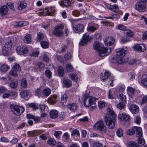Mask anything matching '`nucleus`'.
<instances>
[{
	"label": "nucleus",
	"instance_id": "1",
	"mask_svg": "<svg viewBox=\"0 0 147 147\" xmlns=\"http://www.w3.org/2000/svg\"><path fill=\"white\" fill-rule=\"evenodd\" d=\"M116 114L110 108L107 109V114L105 116V121L106 125L110 129L115 126Z\"/></svg>",
	"mask_w": 147,
	"mask_h": 147
},
{
	"label": "nucleus",
	"instance_id": "2",
	"mask_svg": "<svg viewBox=\"0 0 147 147\" xmlns=\"http://www.w3.org/2000/svg\"><path fill=\"white\" fill-rule=\"evenodd\" d=\"M93 48L98 53L99 56L103 57L108 55L111 51V49L109 48H105L103 45H100L99 42L95 41L93 45Z\"/></svg>",
	"mask_w": 147,
	"mask_h": 147
},
{
	"label": "nucleus",
	"instance_id": "3",
	"mask_svg": "<svg viewBox=\"0 0 147 147\" xmlns=\"http://www.w3.org/2000/svg\"><path fill=\"white\" fill-rule=\"evenodd\" d=\"M127 50V48L125 47L122 48L116 49V60L118 63H121L124 62L123 60V57L125 55V52Z\"/></svg>",
	"mask_w": 147,
	"mask_h": 147
},
{
	"label": "nucleus",
	"instance_id": "4",
	"mask_svg": "<svg viewBox=\"0 0 147 147\" xmlns=\"http://www.w3.org/2000/svg\"><path fill=\"white\" fill-rule=\"evenodd\" d=\"M93 127L94 129H98L102 133H106L107 131L106 126L102 120L98 121L94 124Z\"/></svg>",
	"mask_w": 147,
	"mask_h": 147
},
{
	"label": "nucleus",
	"instance_id": "5",
	"mask_svg": "<svg viewBox=\"0 0 147 147\" xmlns=\"http://www.w3.org/2000/svg\"><path fill=\"white\" fill-rule=\"evenodd\" d=\"M10 107L12 112L17 115H20L25 110L24 109L22 106L11 105Z\"/></svg>",
	"mask_w": 147,
	"mask_h": 147
},
{
	"label": "nucleus",
	"instance_id": "6",
	"mask_svg": "<svg viewBox=\"0 0 147 147\" xmlns=\"http://www.w3.org/2000/svg\"><path fill=\"white\" fill-rule=\"evenodd\" d=\"M95 100V98L88 95L85 96L83 100L84 105L86 107L90 106Z\"/></svg>",
	"mask_w": 147,
	"mask_h": 147
},
{
	"label": "nucleus",
	"instance_id": "7",
	"mask_svg": "<svg viewBox=\"0 0 147 147\" xmlns=\"http://www.w3.org/2000/svg\"><path fill=\"white\" fill-rule=\"evenodd\" d=\"M134 8L137 11L140 12H143L145 11L146 5V3L142 2V1L139 0L135 4Z\"/></svg>",
	"mask_w": 147,
	"mask_h": 147
},
{
	"label": "nucleus",
	"instance_id": "8",
	"mask_svg": "<svg viewBox=\"0 0 147 147\" xmlns=\"http://www.w3.org/2000/svg\"><path fill=\"white\" fill-rule=\"evenodd\" d=\"M21 70V67L19 64L17 62L15 63L13 65L11 70L10 72V74L14 77H17L18 75L17 71H20Z\"/></svg>",
	"mask_w": 147,
	"mask_h": 147
},
{
	"label": "nucleus",
	"instance_id": "9",
	"mask_svg": "<svg viewBox=\"0 0 147 147\" xmlns=\"http://www.w3.org/2000/svg\"><path fill=\"white\" fill-rule=\"evenodd\" d=\"M91 40V37L90 36L88 33H86L85 34L79 43V46H83L86 45Z\"/></svg>",
	"mask_w": 147,
	"mask_h": 147
},
{
	"label": "nucleus",
	"instance_id": "10",
	"mask_svg": "<svg viewBox=\"0 0 147 147\" xmlns=\"http://www.w3.org/2000/svg\"><path fill=\"white\" fill-rule=\"evenodd\" d=\"M55 11V9L54 7H47L43 11L40 13L39 15L41 16H51L52 15V13H54Z\"/></svg>",
	"mask_w": 147,
	"mask_h": 147
},
{
	"label": "nucleus",
	"instance_id": "11",
	"mask_svg": "<svg viewBox=\"0 0 147 147\" xmlns=\"http://www.w3.org/2000/svg\"><path fill=\"white\" fill-rule=\"evenodd\" d=\"M16 51L17 53L20 55H24L26 54L28 51L27 47L24 46L22 47H18L17 48Z\"/></svg>",
	"mask_w": 147,
	"mask_h": 147
},
{
	"label": "nucleus",
	"instance_id": "12",
	"mask_svg": "<svg viewBox=\"0 0 147 147\" xmlns=\"http://www.w3.org/2000/svg\"><path fill=\"white\" fill-rule=\"evenodd\" d=\"M118 119L120 121L128 122L130 119V116L125 113L120 114L118 115Z\"/></svg>",
	"mask_w": 147,
	"mask_h": 147
},
{
	"label": "nucleus",
	"instance_id": "13",
	"mask_svg": "<svg viewBox=\"0 0 147 147\" xmlns=\"http://www.w3.org/2000/svg\"><path fill=\"white\" fill-rule=\"evenodd\" d=\"M73 28L76 33L82 32L84 31V26L83 24H78L75 26H74Z\"/></svg>",
	"mask_w": 147,
	"mask_h": 147
},
{
	"label": "nucleus",
	"instance_id": "14",
	"mask_svg": "<svg viewBox=\"0 0 147 147\" xmlns=\"http://www.w3.org/2000/svg\"><path fill=\"white\" fill-rule=\"evenodd\" d=\"M117 93L116 90L114 89H111L109 90L108 97L110 99H114L116 97Z\"/></svg>",
	"mask_w": 147,
	"mask_h": 147
},
{
	"label": "nucleus",
	"instance_id": "15",
	"mask_svg": "<svg viewBox=\"0 0 147 147\" xmlns=\"http://www.w3.org/2000/svg\"><path fill=\"white\" fill-rule=\"evenodd\" d=\"M115 42L114 39L112 37L106 38L105 40L104 43L107 46H110L113 45Z\"/></svg>",
	"mask_w": 147,
	"mask_h": 147
},
{
	"label": "nucleus",
	"instance_id": "16",
	"mask_svg": "<svg viewBox=\"0 0 147 147\" xmlns=\"http://www.w3.org/2000/svg\"><path fill=\"white\" fill-rule=\"evenodd\" d=\"M134 49L137 51L142 52L146 49V48L143 44H138L134 46Z\"/></svg>",
	"mask_w": 147,
	"mask_h": 147
},
{
	"label": "nucleus",
	"instance_id": "17",
	"mask_svg": "<svg viewBox=\"0 0 147 147\" xmlns=\"http://www.w3.org/2000/svg\"><path fill=\"white\" fill-rule=\"evenodd\" d=\"M8 11V8L6 5H3L0 7V15L4 16L6 15Z\"/></svg>",
	"mask_w": 147,
	"mask_h": 147
},
{
	"label": "nucleus",
	"instance_id": "18",
	"mask_svg": "<svg viewBox=\"0 0 147 147\" xmlns=\"http://www.w3.org/2000/svg\"><path fill=\"white\" fill-rule=\"evenodd\" d=\"M111 76V74L108 71H105L104 74H102L100 76L101 80L104 82L107 80L108 78Z\"/></svg>",
	"mask_w": 147,
	"mask_h": 147
},
{
	"label": "nucleus",
	"instance_id": "19",
	"mask_svg": "<svg viewBox=\"0 0 147 147\" xmlns=\"http://www.w3.org/2000/svg\"><path fill=\"white\" fill-rule=\"evenodd\" d=\"M129 109L133 113H137L139 111V107L136 105H132L130 106Z\"/></svg>",
	"mask_w": 147,
	"mask_h": 147
},
{
	"label": "nucleus",
	"instance_id": "20",
	"mask_svg": "<svg viewBox=\"0 0 147 147\" xmlns=\"http://www.w3.org/2000/svg\"><path fill=\"white\" fill-rule=\"evenodd\" d=\"M53 34L57 36L60 37L63 35V33L62 30L58 29L55 28L53 31Z\"/></svg>",
	"mask_w": 147,
	"mask_h": 147
},
{
	"label": "nucleus",
	"instance_id": "21",
	"mask_svg": "<svg viewBox=\"0 0 147 147\" xmlns=\"http://www.w3.org/2000/svg\"><path fill=\"white\" fill-rule=\"evenodd\" d=\"M134 128L136 130L137 137H141L142 136V129L140 127H135Z\"/></svg>",
	"mask_w": 147,
	"mask_h": 147
},
{
	"label": "nucleus",
	"instance_id": "22",
	"mask_svg": "<svg viewBox=\"0 0 147 147\" xmlns=\"http://www.w3.org/2000/svg\"><path fill=\"white\" fill-rule=\"evenodd\" d=\"M32 35L31 34H28L24 36L23 41L24 43L29 44L31 41Z\"/></svg>",
	"mask_w": 147,
	"mask_h": 147
},
{
	"label": "nucleus",
	"instance_id": "23",
	"mask_svg": "<svg viewBox=\"0 0 147 147\" xmlns=\"http://www.w3.org/2000/svg\"><path fill=\"white\" fill-rule=\"evenodd\" d=\"M27 6L26 3L23 1H20L18 6V9L20 11H22L25 9Z\"/></svg>",
	"mask_w": 147,
	"mask_h": 147
},
{
	"label": "nucleus",
	"instance_id": "24",
	"mask_svg": "<svg viewBox=\"0 0 147 147\" xmlns=\"http://www.w3.org/2000/svg\"><path fill=\"white\" fill-rule=\"evenodd\" d=\"M71 2L69 0H64L60 2V4L61 6L67 7L71 4Z\"/></svg>",
	"mask_w": 147,
	"mask_h": 147
},
{
	"label": "nucleus",
	"instance_id": "25",
	"mask_svg": "<svg viewBox=\"0 0 147 147\" xmlns=\"http://www.w3.org/2000/svg\"><path fill=\"white\" fill-rule=\"evenodd\" d=\"M58 116V113L57 111L52 110L50 113V116L51 118H55Z\"/></svg>",
	"mask_w": 147,
	"mask_h": 147
},
{
	"label": "nucleus",
	"instance_id": "26",
	"mask_svg": "<svg viewBox=\"0 0 147 147\" xmlns=\"http://www.w3.org/2000/svg\"><path fill=\"white\" fill-rule=\"evenodd\" d=\"M51 90L48 88L45 89L42 92V94L46 97L48 96L51 94Z\"/></svg>",
	"mask_w": 147,
	"mask_h": 147
},
{
	"label": "nucleus",
	"instance_id": "27",
	"mask_svg": "<svg viewBox=\"0 0 147 147\" xmlns=\"http://www.w3.org/2000/svg\"><path fill=\"white\" fill-rule=\"evenodd\" d=\"M63 84L67 88H69L71 86V82L69 79L64 80L63 82Z\"/></svg>",
	"mask_w": 147,
	"mask_h": 147
},
{
	"label": "nucleus",
	"instance_id": "28",
	"mask_svg": "<svg viewBox=\"0 0 147 147\" xmlns=\"http://www.w3.org/2000/svg\"><path fill=\"white\" fill-rule=\"evenodd\" d=\"M21 85L22 87L24 88H26L27 86V82L26 80L24 78H23L21 80Z\"/></svg>",
	"mask_w": 147,
	"mask_h": 147
},
{
	"label": "nucleus",
	"instance_id": "29",
	"mask_svg": "<svg viewBox=\"0 0 147 147\" xmlns=\"http://www.w3.org/2000/svg\"><path fill=\"white\" fill-rule=\"evenodd\" d=\"M66 69L67 72H71L72 71L73 69V66L70 63H67L65 65Z\"/></svg>",
	"mask_w": 147,
	"mask_h": 147
},
{
	"label": "nucleus",
	"instance_id": "30",
	"mask_svg": "<svg viewBox=\"0 0 147 147\" xmlns=\"http://www.w3.org/2000/svg\"><path fill=\"white\" fill-rule=\"evenodd\" d=\"M28 107L34 110L38 109L39 106L36 104L32 103L29 105Z\"/></svg>",
	"mask_w": 147,
	"mask_h": 147
},
{
	"label": "nucleus",
	"instance_id": "31",
	"mask_svg": "<svg viewBox=\"0 0 147 147\" xmlns=\"http://www.w3.org/2000/svg\"><path fill=\"white\" fill-rule=\"evenodd\" d=\"M127 146L128 147H138V144L133 141L128 142L127 144Z\"/></svg>",
	"mask_w": 147,
	"mask_h": 147
},
{
	"label": "nucleus",
	"instance_id": "32",
	"mask_svg": "<svg viewBox=\"0 0 147 147\" xmlns=\"http://www.w3.org/2000/svg\"><path fill=\"white\" fill-rule=\"evenodd\" d=\"M127 93L129 94L133 95L135 94V89L131 87H129L127 88Z\"/></svg>",
	"mask_w": 147,
	"mask_h": 147
},
{
	"label": "nucleus",
	"instance_id": "33",
	"mask_svg": "<svg viewBox=\"0 0 147 147\" xmlns=\"http://www.w3.org/2000/svg\"><path fill=\"white\" fill-rule=\"evenodd\" d=\"M58 71L59 74L61 77L64 75V70L63 67L61 66H59L58 69Z\"/></svg>",
	"mask_w": 147,
	"mask_h": 147
},
{
	"label": "nucleus",
	"instance_id": "34",
	"mask_svg": "<svg viewBox=\"0 0 147 147\" xmlns=\"http://www.w3.org/2000/svg\"><path fill=\"white\" fill-rule=\"evenodd\" d=\"M18 85V81L17 80H13L10 84V86L12 88H16Z\"/></svg>",
	"mask_w": 147,
	"mask_h": 147
},
{
	"label": "nucleus",
	"instance_id": "35",
	"mask_svg": "<svg viewBox=\"0 0 147 147\" xmlns=\"http://www.w3.org/2000/svg\"><path fill=\"white\" fill-rule=\"evenodd\" d=\"M47 143L51 146H55L56 144V141L53 139L50 138L47 141Z\"/></svg>",
	"mask_w": 147,
	"mask_h": 147
},
{
	"label": "nucleus",
	"instance_id": "36",
	"mask_svg": "<svg viewBox=\"0 0 147 147\" xmlns=\"http://www.w3.org/2000/svg\"><path fill=\"white\" fill-rule=\"evenodd\" d=\"M40 45L44 49L47 48L49 46V43L45 41H41L40 42Z\"/></svg>",
	"mask_w": 147,
	"mask_h": 147
},
{
	"label": "nucleus",
	"instance_id": "37",
	"mask_svg": "<svg viewBox=\"0 0 147 147\" xmlns=\"http://www.w3.org/2000/svg\"><path fill=\"white\" fill-rule=\"evenodd\" d=\"M116 134L117 136L119 137H121L123 136V131L122 129L121 128H119L117 129Z\"/></svg>",
	"mask_w": 147,
	"mask_h": 147
},
{
	"label": "nucleus",
	"instance_id": "38",
	"mask_svg": "<svg viewBox=\"0 0 147 147\" xmlns=\"http://www.w3.org/2000/svg\"><path fill=\"white\" fill-rule=\"evenodd\" d=\"M110 10L112 11L117 12L119 11V8L118 5H115L111 6Z\"/></svg>",
	"mask_w": 147,
	"mask_h": 147
},
{
	"label": "nucleus",
	"instance_id": "39",
	"mask_svg": "<svg viewBox=\"0 0 147 147\" xmlns=\"http://www.w3.org/2000/svg\"><path fill=\"white\" fill-rule=\"evenodd\" d=\"M68 108L71 110L74 111L76 110L77 106L76 105L73 103L72 104H69L68 106Z\"/></svg>",
	"mask_w": 147,
	"mask_h": 147
},
{
	"label": "nucleus",
	"instance_id": "40",
	"mask_svg": "<svg viewBox=\"0 0 147 147\" xmlns=\"http://www.w3.org/2000/svg\"><path fill=\"white\" fill-rule=\"evenodd\" d=\"M138 147L142 146L145 143V140L142 138H140V137L138 138Z\"/></svg>",
	"mask_w": 147,
	"mask_h": 147
},
{
	"label": "nucleus",
	"instance_id": "41",
	"mask_svg": "<svg viewBox=\"0 0 147 147\" xmlns=\"http://www.w3.org/2000/svg\"><path fill=\"white\" fill-rule=\"evenodd\" d=\"M62 138L65 141L69 140V135L67 132L65 133L63 136Z\"/></svg>",
	"mask_w": 147,
	"mask_h": 147
},
{
	"label": "nucleus",
	"instance_id": "42",
	"mask_svg": "<svg viewBox=\"0 0 147 147\" xmlns=\"http://www.w3.org/2000/svg\"><path fill=\"white\" fill-rule=\"evenodd\" d=\"M29 92L28 91L25 90H23L20 93V95L21 97H23L27 96L29 95Z\"/></svg>",
	"mask_w": 147,
	"mask_h": 147
},
{
	"label": "nucleus",
	"instance_id": "43",
	"mask_svg": "<svg viewBox=\"0 0 147 147\" xmlns=\"http://www.w3.org/2000/svg\"><path fill=\"white\" fill-rule=\"evenodd\" d=\"M69 77L72 80L76 82H77L78 80V77L76 74H70L69 75Z\"/></svg>",
	"mask_w": 147,
	"mask_h": 147
},
{
	"label": "nucleus",
	"instance_id": "44",
	"mask_svg": "<svg viewBox=\"0 0 147 147\" xmlns=\"http://www.w3.org/2000/svg\"><path fill=\"white\" fill-rule=\"evenodd\" d=\"M20 21H14L11 23V25L14 28L21 27Z\"/></svg>",
	"mask_w": 147,
	"mask_h": 147
},
{
	"label": "nucleus",
	"instance_id": "45",
	"mask_svg": "<svg viewBox=\"0 0 147 147\" xmlns=\"http://www.w3.org/2000/svg\"><path fill=\"white\" fill-rule=\"evenodd\" d=\"M67 98V96L65 94H63L61 95V98L62 102L64 103L66 102Z\"/></svg>",
	"mask_w": 147,
	"mask_h": 147
},
{
	"label": "nucleus",
	"instance_id": "46",
	"mask_svg": "<svg viewBox=\"0 0 147 147\" xmlns=\"http://www.w3.org/2000/svg\"><path fill=\"white\" fill-rule=\"evenodd\" d=\"M71 136H77L78 137L80 136V134L79 131L76 129L73 130L71 132Z\"/></svg>",
	"mask_w": 147,
	"mask_h": 147
},
{
	"label": "nucleus",
	"instance_id": "47",
	"mask_svg": "<svg viewBox=\"0 0 147 147\" xmlns=\"http://www.w3.org/2000/svg\"><path fill=\"white\" fill-rule=\"evenodd\" d=\"M44 37V36L42 33L40 32L38 33L36 37L37 41H40Z\"/></svg>",
	"mask_w": 147,
	"mask_h": 147
},
{
	"label": "nucleus",
	"instance_id": "48",
	"mask_svg": "<svg viewBox=\"0 0 147 147\" xmlns=\"http://www.w3.org/2000/svg\"><path fill=\"white\" fill-rule=\"evenodd\" d=\"M8 67L7 65L5 64L3 65L1 67L0 69L2 72H5L8 69Z\"/></svg>",
	"mask_w": 147,
	"mask_h": 147
},
{
	"label": "nucleus",
	"instance_id": "49",
	"mask_svg": "<svg viewBox=\"0 0 147 147\" xmlns=\"http://www.w3.org/2000/svg\"><path fill=\"white\" fill-rule=\"evenodd\" d=\"M125 32V34L126 35V37H131L133 35V32L129 30H127Z\"/></svg>",
	"mask_w": 147,
	"mask_h": 147
},
{
	"label": "nucleus",
	"instance_id": "50",
	"mask_svg": "<svg viewBox=\"0 0 147 147\" xmlns=\"http://www.w3.org/2000/svg\"><path fill=\"white\" fill-rule=\"evenodd\" d=\"M119 98L121 101L125 102L126 101V96L122 94H119Z\"/></svg>",
	"mask_w": 147,
	"mask_h": 147
},
{
	"label": "nucleus",
	"instance_id": "51",
	"mask_svg": "<svg viewBox=\"0 0 147 147\" xmlns=\"http://www.w3.org/2000/svg\"><path fill=\"white\" fill-rule=\"evenodd\" d=\"M105 103L104 101H100L98 102V107L100 109H102L105 107Z\"/></svg>",
	"mask_w": 147,
	"mask_h": 147
},
{
	"label": "nucleus",
	"instance_id": "52",
	"mask_svg": "<svg viewBox=\"0 0 147 147\" xmlns=\"http://www.w3.org/2000/svg\"><path fill=\"white\" fill-rule=\"evenodd\" d=\"M135 129L134 128H131L128 130L127 131V134L129 135H132L135 134Z\"/></svg>",
	"mask_w": 147,
	"mask_h": 147
},
{
	"label": "nucleus",
	"instance_id": "53",
	"mask_svg": "<svg viewBox=\"0 0 147 147\" xmlns=\"http://www.w3.org/2000/svg\"><path fill=\"white\" fill-rule=\"evenodd\" d=\"M45 75L48 78H50L52 76L51 72L50 70H46L45 72Z\"/></svg>",
	"mask_w": 147,
	"mask_h": 147
},
{
	"label": "nucleus",
	"instance_id": "54",
	"mask_svg": "<svg viewBox=\"0 0 147 147\" xmlns=\"http://www.w3.org/2000/svg\"><path fill=\"white\" fill-rule=\"evenodd\" d=\"M98 28V26L96 27L94 26H90L88 28V30L90 31L93 32L96 30Z\"/></svg>",
	"mask_w": 147,
	"mask_h": 147
},
{
	"label": "nucleus",
	"instance_id": "55",
	"mask_svg": "<svg viewBox=\"0 0 147 147\" xmlns=\"http://www.w3.org/2000/svg\"><path fill=\"white\" fill-rule=\"evenodd\" d=\"M116 29L118 30H125L126 29V27L123 25L120 24L116 27Z\"/></svg>",
	"mask_w": 147,
	"mask_h": 147
},
{
	"label": "nucleus",
	"instance_id": "56",
	"mask_svg": "<svg viewBox=\"0 0 147 147\" xmlns=\"http://www.w3.org/2000/svg\"><path fill=\"white\" fill-rule=\"evenodd\" d=\"M141 121V119L140 117L137 116L136 117L134 121L136 123L138 124H140V123Z\"/></svg>",
	"mask_w": 147,
	"mask_h": 147
},
{
	"label": "nucleus",
	"instance_id": "57",
	"mask_svg": "<svg viewBox=\"0 0 147 147\" xmlns=\"http://www.w3.org/2000/svg\"><path fill=\"white\" fill-rule=\"evenodd\" d=\"M57 97L56 95H53L49 98V100L52 103L55 102Z\"/></svg>",
	"mask_w": 147,
	"mask_h": 147
},
{
	"label": "nucleus",
	"instance_id": "58",
	"mask_svg": "<svg viewBox=\"0 0 147 147\" xmlns=\"http://www.w3.org/2000/svg\"><path fill=\"white\" fill-rule=\"evenodd\" d=\"M117 107L120 109H123L125 108V105L123 103L120 102L117 106Z\"/></svg>",
	"mask_w": 147,
	"mask_h": 147
},
{
	"label": "nucleus",
	"instance_id": "59",
	"mask_svg": "<svg viewBox=\"0 0 147 147\" xmlns=\"http://www.w3.org/2000/svg\"><path fill=\"white\" fill-rule=\"evenodd\" d=\"M9 50L3 48L2 50V53L5 56H6L8 54Z\"/></svg>",
	"mask_w": 147,
	"mask_h": 147
},
{
	"label": "nucleus",
	"instance_id": "60",
	"mask_svg": "<svg viewBox=\"0 0 147 147\" xmlns=\"http://www.w3.org/2000/svg\"><path fill=\"white\" fill-rule=\"evenodd\" d=\"M62 132L61 131H55L54 135L56 138H59V136L62 134Z\"/></svg>",
	"mask_w": 147,
	"mask_h": 147
},
{
	"label": "nucleus",
	"instance_id": "61",
	"mask_svg": "<svg viewBox=\"0 0 147 147\" xmlns=\"http://www.w3.org/2000/svg\"><path fill=\"white\" fill-rule=\"evenodd\" d=\"M141 83L144 86L147 87V77L142 80Z\"/></svg>",
	"mask_w": 147,
	"mask_h": 147
},
{
	"label": "nucleus",
	"instance_id": "62",
	"mask_svg": "<svg viewBox=\"0 0 147 147\" xmlns=\"http://www.w3.org/2000/svg\"><path fill=\"white\" fill-rule=\"evenodd\" d=\"M39 52L38 51H33L30 54L31 56L37 57L39 55Z\"/></svg>",
	"mask_w": 147,
	"mask_h": 147
},
{
	"label": "nucleus",
	"instance_id": "63",
	"mask_svg": "<svg viewBox=\"0 0 147 147\" xmlns=\"http://www.w3.org/2000/svg\"><path fill=\"white\" fill-rule=\"evenodd\" d=\"M41 91L40 88L37 89L35 92V94L36 96H40L41 95Z\"/></svg>",
	"mask_w": 147,
	"mask_h": 147
},
{
	"label": "nucleus",
	"instance_id": "64",
	"mask_svg": "<svg viewBox=\"0 0 147 147\" xmlns=\"http://www.w3.org/2000/svg\"><path fill=\"white\" fill-rule=\"evenodd\" d=\"M43 60L44 61L46 62H48L49 60V57L45 53L44 54L43 57Z\"/></svg>",
	"mask_w": 147,
	"mask_h": 147
}]
</instances>
